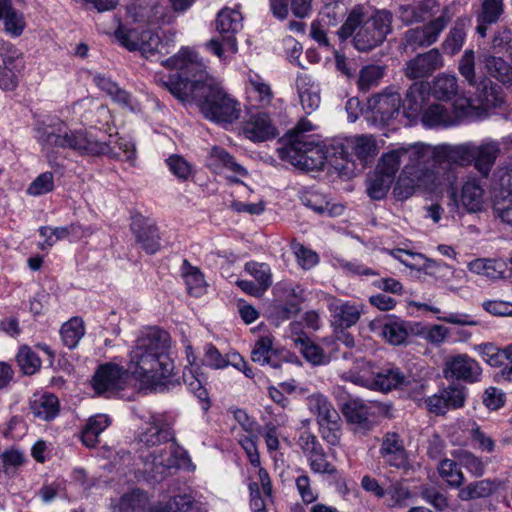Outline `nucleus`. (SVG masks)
<instances>
[{"label":"nucleus","instance_id":"obj_1","mask_svg":"<svg viewBox=\"0 0 512 512\" xmlns=\"http://www.w3.org/2000/svg\"><path fill=\"white\" fill-rule=\"evenodd\" d=\"M169 349V334L156 327L150 328L137 338L129 355L127 371L155 391L169 390L175 385L171 380L174 363Z\"/></svg>","mask_w":512,"mask_h":512},{"label":"nucleus","instance_id":"obj_2","mask_svg":"<svg viewBox=\"0 0 512 512\" xmlns=\"http://www.w3.org/2000/svg\"><path fill=\"white\" fill-rule=\"evenodd\" d=\"M37 139L43 149H70L81 156L108 155L128 162H134L136 149L132 142L119 138L114 147L110 142L99 141L84 130H72L63 121L57 120L37 128Z\"/></svg>","mask_w":512,"mask_h":512},{"label":"nucleus","instance_id":"obj_3","mask_svg":"<svg viewBox=\"0 0 512 512\" xmlns=\"http://www.w3.org/2000/svg\"><path fill=\"white\" fill-rule=\"evenodd\" d=\"M393 14L386 9L368 15L362 6L353 7L342 25L335 31L341 43L352 38L354 48L368 52L382 45L392 32Z\"/></svg>","mask_w":512,"mask_h":512},{"label":"nucleus","instance_id":"obj_4","mask_svg":"<svg viewBox=\"0 0 512 512\" xmlns=\"http://www.w3.org/2000/svg\"><path fill=\"white\" fill-rule=\"evenodd\" d=\"M191 99L196 102L206 119L217 123H233L240 117L241 108L214 79L197 81L190 88Z\"/></svg>","mask_w":512,"mask_h":512},{"label":"nucleus","instance_id":"obj_5","mask_svg":"<svg viewBox=\"0 0 512 512\" xmlns=\"http://www.w3.org/2000/svg\"><path fill=\"white\" fill-rule=\"evenodd\" d=\"M170 69H177L163 82L167 90L181 102L191 98L190 88L197 81L212 79L205 73L204 65L196 61V54L188 49H182L179 53L162 62Z\"/></svg>","mask_w":512,"mask_h":512},{"label":"nucleus","instance_id":"obj_6","mask_svg":"<svg viewBox=\"0 0 512 512\" xmlns=\"http://www.w3.org/2000/svg\"><path fill=\"white\" fill-rule=\"evenodd\" d=\"M278 155L282 160L305 171L322 170L325 164L322 150L313 142L296 140L290 145L278 148Z\"/></svg>","mask_w":512,"mask_h":512},{"label":"nucleus","instance_id":"obj_7","mask_svg":"<svg viewBox=\"0 0 512 512\" xmlns=\"http://www.w3.org/2000/svg\"><path fill=\"white\" fill-rule=\"evenodd\" d=\"M356 382H361L366 387L378 390L381 392H388L392 389H404L416 382L414 377L410 374L404 373L396 366H386L379 368L377 371H372L371 379L356 378Z\"/></svg>","mask_w":512,"mask_h":512},{"label":"nucleus","instance_id":"obj_8","mask_svg":"<svg viewBox=\"0 0 512 512\" xmlns=\"http://www.w3.org/2000/svg\"><path fill=\"white\" fill-rule=\"evenodd\" d=\"M91 382L97 395L110 397L124 389L126 371L115 363H104L98 366Z\"/></svg>","mask_w":512,"mask_h":512},{"label":"nucleus","instance_id":"obj_9","mask_svg":"<svg viewBox=\"0 0 512 512\" xmlns=\"http://www.w3.org/2000/svg\"><path fill=\"white\" fill-rule=\"evenodd\" d=\"M401 96L397 92L381 93L368 101L370 118L375 124L388 125L400 115Z\"/></svg>","mask_w":512,"mask_h":512},{"label":"nucleus","instance_id":"obj_10","mask_svg":"<svg viewBox=\"0 0 512 512\" xmlns=\"http://www.w3.org/2000/svg\"><path fill=\"white\" fill-rule=\"evenodd\" d=\"M466 399V387L460 384H451L425 399L427 410L436 415H445L450 409H458L464 406Z\"/></svg>","mask_w":512,"mask_h":512},{"label":"nucleus","instance_id":"obj_11","mask_svg":"<svg viewBox=\"0 0 512 512\" xmlns=\"http://www.w3.org/2000/svg\"><path fill=\"white\" fill-rule=\"evenodd\" d=\"M444 376L446 379L452 378L467 383H475L481 379L482 368L474 358L467 354H458L446 360Z\"/></svg>","mask_w":512,"mask_h":512},{"label":"nucleus","instance_id":"obj_12","mask_svg":"<svg viewBox=\"0 0 512 512\" xmlns=\"http://www.w3.org/2000/svg\"><path fill=\"white\" fill-rule=\"evenodd\" d=\"M118 41L130 51H141L142 53H162L165 45L158 35H154L150 31H143L141 34L135 30L118 29L115 32Z\"/></svg>","mask_w":512,"mask_h":512},{"label":"nucleus","instance_id":"obj_13","mask_svg":"<svg viewBox=\"0 0 512 512\" xmlns=\"http://www.w3.org/2000/svg\"><path fill=\"white\" fill-rule=\"evenodd\" d=\"M423 151L426 153V157L422 160L414 161L412 164H408L411 167V175L415 177L417 180L418 188H423L426 190H434L438 186L442 184L443 180L451 182L454 178V174L448 172L446 177L441 175V171L444 170L440 168V164L435 166L433 162L432 166H428L427 162L430 159L429 152L425 149Z\"/></svg>","mask_w":512,"mask_h":512},{"label":"nucleus","instance_id":"obj_14","mask_svg":"<svg viewBox=\"0 0 512 512\" xmlns=\"http://www.w3.org/2000/svg\"><path fill=\"white\" fill-rule=\"evenodd\" d=\"M425 157L426 153L423 149L416 146L399 147L382 155L377 165V170L394 179L403 160H408L407 164H412V162H419V160H423Z\"/></svg>","mask_w":512,"mask_h":512},{"label":"nucleus","instance_id":"obj_15","mask_svg":"<svg viewBox=\"0 0 512 512\" xmlns=\"http://www.w3.org/2000/svg\"><path fill=\"white\" fill-rule=\"evenodd\" d=\"M136 242L148 254H155L160 249V235L153 220L136 214L130 225Z\"/></svg>","mask_w":512,"mask_h":512},{"label":"nucleus","instance_id":"obj_16","mask_svg":"<svg viewBox=\"0 0 512 512\" xmlns=\"http://www.w3.org/2000/svg\"><path fill=\"white\" fill-rule=\"evenodd\" d=\"M443 66V58L437 48L420 53L405 64V75L410 79L429 77Z\"/></svg>","mask_w":512,"mask_h":512},{"label":"nucleus","instance_id":"obj_17","mask_svg":"<svg viewBox=\"0 0 512 512\" xmlns=\"http://www.w3.org/2000/svg\"><path fill=\"white\" fill-rule=\"evenodd\" d=\"M242 28V15L233 9H222L216 18V29L221 39L227 46V50L235 53L237 51V40L235 34Z\"/></svg>","mask_w":512,"mask_h":512},{"label":"nucleus","instance_id":"obj_18","mask_svg":"<svg viewBox=\"0 0 512 512\" xmlns=\"http://www.w3.org/2000/svg\"><path fill=\"white\" fill-rule=\"evenodd\" d=\"M472 87L475 88L476 101L483 109L502 108L505 104V94L502 87L489 77H479L477 84H473Z\"/></svg>","mask_w":512,"mask_h":512},{"label":"nucleus","instance_id":"obj_19","mask_svg":"<svg viewBox=\"0 0 512 512\" xmlns=\"http://www.w3.org/2000/svg\"><path fill=\"white\" fill-rule=\"evenodd\" d=\"M341 22H344L343 15L337 11L336 7H326L319 19L312 22L310 36L320 46L330 48L331 43L327 34Z\"/></svg>","mask_w":512,"mask_h":512},{"label":"nucleus","instance_id":"obj_20","mask_svg":"<svg viewBox=\"0 0 512 512\" xmlns=\"http://www.w3.org/2000/svg\"><path fill=\"white\" fill-rule=\"evenodd\" d=\"M429 99V87L424 82H414L406 91L405 98L401 100L403 115L410 121L418 119L424 111V105Z\"/></svg>","mask_w":512,"mask_h":512},{"label":"nucleus","instance_id":"obj_21","mask_svg":"<svg viewBox=\"0 0 512 512\" xmlns=\"http://www.w3.org/2000/svg\"><path fill=\"white\" fill-rule=\"evenodd\" d=\"M245 136L254 142H263L274 139L278 133L272 124L269 115L265 112H256L243 126Z\"/></svg>","mask_w":512,"mask_h":512},{"label":"nucleus","instance_id":"obj_22","mask_svg":"<svg viewBox=\"0 0 512 512\" xmlns=\"http://www.w3.org/2000/svg\"><path fill=\"white\" fill-rule=\"evenodd\" d=\"M379 453L390 466L401 468L407 463L403 440L395 432H388L384 435Z\"/></svg>","mask_w":512,"mask_h":512},{"label":"nucleus","instance_id":"obj_23","mask_svg":"<svg viewBox=\"0 0 512 512\" xmlns=\"http://www.w3.org/2000/svg\"><path fill=\"white\" fill-rule=\"evenodd\" d=\"M343 414L347 421L354 425L357 432L366 433L374 426V421L370 418V408L360 400H350L343 406Z\"/></svg>","mask_w":512,"mask_h":512},{"label":"nucleus","instance_id":"obj_24","mask_svg":"<svg viewBox=\"0 0 512 512\" xmlns=\"http://www.w3.org/2000/svg\"><path fill=\"white\" fill-rule=\"evenodd\" d=\"M460 115L449 111L441 104H432L422 113L421 122L425 127L433 128L438 126L448 127L460 122Z\"/></svg>","mask_w":512,"mask_h":512},{"label":"nucleus","instance_id":"obj_25","mask_svg":"<svg viewBox=\"0 0 512 512\" xmlns=\"http://www.w3.org/2000/svg\"><path fill=\"white\" fill-rule=\"evenodd\" d=\"M500 154V146L497 142L473 145V162L476 170L487 177Z\"/></svg>","mask_w":512,"mask_h":512},{"label":"nucleus","instance_id":"obj_26","mask_svg":"<svg viewBox=\"0 0 512 512\" xmlns=\"http://www.w3.org/2000/svg\"><path fill=\"white\" fill-rule=\"evenodd\" d=\"M502 177V185H506V189H502L499 195H495L493 200V212L496 217L500 218L503 223L512 226V170Z\"/></svg>","mask_w":512,"mask_h":512},{"label":"nucleus","instance_id":"obj_27","mask_svg":"<svg viewBox=\"0 0 512 512\" xmlns=\"http://www.w3.org/2000/svg\"><path fill=\"white\" fill-rule=\"evenodd\" d=\"M470 26L471 18L469 16H461L456 19L453 27L442 43V48L445 53L454 56L462 49L466 39V32Z\"/></svg>","mask_w":512,"mask_h":512},{"label":"nucleus","instance_id":"obj_28","mask_svg":"<svg viewBox=\"0 0 512 512\" xmlns=\"http://www.w3.org/2000/svg\"><path fill=\"white\" fill-rule=\"evenodd\" d=\"M150 427L139 436V441L147 447H153L174 440V432L171 427L159 417L152 416Z\"/></svg>","mask_w":512,"mask_h":512},{"label":"nucleus","instance_id":"obj_29","mask_svg":"<svg viewBox=\"0 0 512 512\" xmlns=\"http://www.w3.org/2000/svg\"><path fill=\"white\" fill-rule=\"evenodd\" d=\"M440 168L452 169L453 165L466 166L473 162V144L446 146L443 148Z\"/></svg>","mask_w":512,"mask_h":512},{"label":"nucleus","instance_id":"obj_30","mask_svg":"<svg viewBox=\"0 0 512 512\" xmlns=\"http://www.w3.org/2000/svg\"><path fill=\"white\" fill-rule=\"evenodd\" d=\"M503 13V0H483L481 10L477 14L476 32L485 37L488 25L496 23Z\"/></svg>","mask_w":512,"mask_h":512},{"label":"nucleus","instance_id":"obj_31","mask_svg":"<svg viewBox=\"0 0 512 512\" xmlns=\"http://www.w3.org/2000/svg\"><path fill=\"white\" fill-rule=\"evenodd\" d=\"M277 354V350L273 348V339L263 336L256 341L251 352V359L260 365H269L274 369H279L282 363L276 359Z\"/></svg>","mask_w":512,"mask_h":512},{"label":"nucleus","instance_id":"obj_32","mask_svg":"<svg viewBox=\"0 0 512 512\" xmlns=\"http://www.w3.org/2000/svg\"><path fill=\"white\" fill-rule=\"evenodd\" d=\"M498 488L496 480L482 479L469 483L460 488L458 498L462 501H471L491 496Z\"/></svg>","mask_w":512,"mask_h":512},{"label":"nucleus","instance_id":"obj_33","mask_svg":"<svg viewBox=\"0 0 512 512\" xmlns=\"http://www.w3.org/2000/svg\"><path fill=\"white\" fill-rule=\"evenodd\" d=\"M111 424L106 414L91 416L82 430L81 439L87 447H95L99 442V435Z\"/></svg>","mask_w":512,"mask_h":512},{"label":"nucleus","instance_id":"obj_34","mask_svg":"<svg viewBox=\"0 0 512 512\" xmlns=\"http://www.w3.org/2000/svg\"><path fill=\"white\" fill-rule=\"evenodd\" d=\"M32 414L44 421L54 419L59 413V401L53 394H43L30 402Z\"/></svg>","mask_w":512,"mask_h":512},{"label":"nucleus","instance_id":"obj_35","mask_svg":"<svg viewBox=\"0 0 512 512\" xmlns=\"http://www.w3.org/2000/svg\"><path fill=\"white\" fill-rule=\"evenodd\" d=\"M484 190L475 182H466L462 186L460 202L464 211L475 213L481 211L484 204Z\"/></svg>","mask_w":512,"mask_h":512},{"label":"nucleus","instance_id":"obj_36","mask_svg":"<svg viewBox=\"0 0 512 512\" xmlns=\"http://www.w3.org/2000/svg\"><path fill=\"white\" fill-rule=\"evenodd\" d=\"M459 461L443 458L437 465V471L442 480H444L452 488H460L465 477L461 470Z\"/></svg>","mask_w":512,"mask_h":512},{"label":"nucleus","instance_id":"obj_37","mask_svg":"<svg viewBox=\"0 0 512 512\" xmlns=\"http://www.w3.org/2000/svg\"><path fill=\"white\" fill-rule=\"evenodd\" d=\"M431 91L436 99L449 101L458 93V80L453 75H439L434 79Z\"/></svg>","mask_w":512,"mask_h":512},{"label":"nucleus","instance_id":"obj_38","mask_svg":"<svg viewBox=\"0 0 512 512\" xmlns=\"http://www.w3.org/2000/svg\"><path fill=\"white\" fill-rule=\"evenodd\" d=\"M85 334L84 322L81 318L74 317L64 323L60 329V335L65 346L74 349Z\"/></svg>","mask_w":512,"mask_h":512},{"label":"nucleus","instance_id":"obj_39","mask_svg":"<svg viewBox=\"0 0 512 512\" xmlns=\"http://www.w3.org/2000/svg\"><path fill=\"white\" fill-rule=\"evenodd\" d=\"M333 325L339 328H349L355 325L360 318V311L355 305L343 303L333 309Z\"/></svg>","mask_w":512,"mask_h":512},{"label":"nucleus","instance_id":"obj_40","mask_svg":"<svg viewBox=\"0 0 512 512\" xmlns=\"http://www.w3.org/2000/svg\"><path fill=\"white\" fill-rule=\"evenodd\" d=\"M96 85L105 91L114 102L123 105H131V95L126 90L120 88L117 83L102 75H97L94 78Z\"/></svg>","mask_w":512,"mask_h":512},{"label":"nucleus","instance_id":"obj_41","mask_svg":"<svg viewBox=\"0 0 512 512\" xmlns=\"http://www.w3.org/2000/svg\"><path fill=\"white\" fill-rule=\"evenodd\" d=\"M473 350L492 367H500L506 360L505 349L499 348L493 342L476 344L473 346Z\"/></svg>","mask_w":512,"mask_h":512},{"label":"nucleus","instance_id":"obj_42","mask_svg":"<svg viewBox=\"0 0 512 512\" xmlns=\"http://www.w3.org/2000/svg\"><path fill=\"white\" fill-rule=\"evenodd\" d=\"M380 334L390 344L401 345L408 336L406 323L401 320H388L382 324Z\"/></svg>","mask_w":512,"mask_h":512},{"label":"nucleus","instance_id":"obj_43","mask_svg":"<svg viewBox=\"0 0 512 512\" xmlns=\"http://www.w3.org/2000/svg\"><path fill=\"white\" fill-rule=\"evenodd\" d=\"M417 187V180H415V177L411 175V167L408 166V164H405L404 169L394 186V196L397 200H406L414 194Z\"/></svg>","mask_w":512,"mask_h":512},{"label":"nucleus","instance_id":"obj_44","mask_svg":"<svg viewBox=\"0 0 512 512\" xmlns=\"http://www.w3.org/2000/svg\"><path fill=\"white\" fill-rule=\"evenodd\" d=\"M152 512H205L189 495H177L164 506L154 507Z\"/></svg>","mask_w":512,"mask_h":512},{"label":"nucleus","instance_id":"obj_45","mask_svg":"<svg viewBox=\"0 0 512 512\" xmlns=\"http://www.w3.org/2000/svg\"><path fill=\"white\" fill-rule=\"evenodd\" d=\"M307 77L299 76L296 80V86L300 103L307 114L312 113L316 110L320 103L319 95L313 90L312 87H306Z\"/></svg>","mask_w":512,"mask_h":512},{"label":"nucleus","instance_id":"obj_46","mask_svg":"<svg viewBox=\"0 0 512 512\" xmlns=\"http://www.w3.org/2000/svg\"><path fill=\"white\" fill-rule=\"evenodd\" d=\"M394 179L376 169L375 174L368 181L367 193L373 200L383 199L389 191Z\"/></svg>","mask_w":512,"mask_h":512},{"label":"nucleus","instance_id":"obj_47","mask_svg":"<svg viewBox=\"0 0 512 512\" xmlns=\"http://www.w3.org/2000/svg\"><path fill=\"white\" fill-rule=\"evenodd\" d=\"M489 458H481L470 451L464 450L459 454V464L472 476L480 478L485 474Z\"/></svg>","mask_w":512,"mask_h":512},{"label":"nucleus","instance_id":"obj_48","mask_svg":"<svg viewBox=\"0 0 512 512\" xmlns=\"http://www.w3.org/2000/svg\"><path fill=\"white\" fill-rule=\"evenodd\" d=\"M295 344L299 346L303 357L312 365H322L325 363V354L323 349L312 342L308 337H298Z\"/></svg>","mask_w":512,"mask_h":512},{"label":"nucleus","instance_id":"obj_49","mask_svg":"<svg viewBox=\"0 0 512 512\" xmlns=\"http://www.w3.org/2000/svg\"><path fill=\"white\" fill-rule=\"evenodd\" d=\"M16 361H17L20 369L26 375L35 374L41 366L40 358L28 346L20 347V349L16 355Z\"/></svg>","mask_w":512,"mask_h":512},{"label":"nucleus","instance_id":"obj_50","mask_svg":"<svg viewBox=\"0 0 512 512\" xmlns=\"http://www.w3.org/2000/svg\"><path fill=\"white\" fill-rule=\"evenodd\" d=\"M353 153L361 161L367 160L376 154L377 146L372 136L361 135L350 141Z\"/></svg>","mask_w":512,"mask_h":512},{"label":"nucleus","instance_id":"obj_51","mask_svg":"<svg viewBox=\"0 0 512 512\" xmlns=\"http://www.w3.org/2000/svg\"><path fill=\"white\" fill-rule=\"evenodd\" d=\"M384 75V68L380 65H367L359 72L358 86L362 91H367L377 85Z\"/></svg>","mask_w":512,"mask_h":512},{"label":"nucleus","instance_id":"obj_52","mask_svg":"<svg viewBox=\"0 0 512 512\" xmlns=\"http://www.w3.org/2000/svg\"><path fill=\"white\" fill-rule=\"evenodd\" d=\"M2 19L5 32L12 37H19L26 27L23 13L17 11L13 6L7 10Z\"/></svg>","mask_w":512,"mask_h":512},{"label":"nucleus","instance_id":"obj_53","mask_svg":"<svg viewBox=\"0 0 512 512\" xmlns=\"http://www.w3.org/2000/svg\"><path fill=\"white\" fill-rule=\"evenodd\" d=\"M450 22V17L446 12H443L441 15L431 20L424 26L420 27L425 35V39L427 40L429 46L434 44L442 31L447 27Z\"/></svg>","mask_w":512,"mask_h":512},{"label":"nucleus","instance_id":"obj_54","mask_svg":"<svg viewBox=\"0 0 512 512\" xmlns=\"http://www.w3.org/2000/svg\"><path fill=\"white\" fill-rule=\"evenodd\" d=\"M458 71L470 86L477 84L479 78L475 73V52L472 49H467L460 58Z\"/></svg>","mask_w":512,"mask_h":512},{"label":"nucleus","instance_id":"obj_55","mask_svg":"<svg viewBox=\"0 0 512 512\" xmlns=\"http://www.w3.org/2000/svg\"><path fill=\"white\" fill-rule=\"evenodd\" d=\"M24 462V455L19 450H7L0 455V471L8 476H14L16 470Z\"/></svg>","mask_w":512,"mask_h":512},{"label":"nucleus","instance_id":"obj_56","mask_svg":"<svg viewBox=\"0 0 512 512\" xmlns=\"http://www.w3.org/2000/svg\"><path fill=\"white\" fill-rule=\"evenodd\" d=\"M15 64H2L0 66V89L13 91L19 83V75L24 68H14Z\"/></svg>","mask_w":512,"mask_h":512},{"label":"nucleus","instance_id":"obj_57","mask_svg":"<svg viewBox=\"0 0 512 512\" xmlns=\"http://www.w3.org/2000/svg\"><path fill=\"white\" fill-rule=\"evenodd\" d=\"M210 156L212 159L221 163L224 167L230 169L231 171L239 174V175H247V171L240 164H238L234 157L230 155L224 148L219 146H214L210 151Z\"/></svg>","mask_w":512,"mask_h":512},{"label":"nucleus","instance_id":"obj_58","mask_svg":"<svg viewBox=\"0 0 512 512\" xmlns=\"http://www.w3.org/2000/svg\"><path fill=\"white\" fill-rule=\"evenodd\" d=\"M245 270L256 279L261 290H267L271 285V274L267 264L249 262L246 263Z\"/></svg>","mask_w":512,"mask_h":512},{"label":"nucleus","instance_id":"obj_59","mask_svg":"<svg viewBox=\"0 0 512 512\" xmlns=\"http://www.w3.org/2000/svg\"><path fill=\"white\" fill-rule=\"evenodd\" d=\"M54 189V176L52 172H44L36 177L27 189V194L40 196Z\"/></svg>","mask_w":512,"mask_h":512},{"label":"nucleus","instance_id":"obj_60","mask_svg":"<svg viewBox=\"0 0 512 512\" xmlns=\"http://www.w3.org/2000/svg\"><path fill=\"white\" fill-rule=\"evenodd\" d=\"M0 56L3 64H15L14 68H24L22 53L10 42L0 39Z\"/></svg>","mask_w":512,"mask_h":512},{"label":"nucleus","instance_id":"obj_61","mask_svg":"<svg viewBox=\"0 0 512 512\" xmlns=\"http://www.w3.org/2000/svg\"><path fill=\"white\" fill-rule=\"evenodd\" d=\"M391 254L395 259L411 269H418L420 260H424L426 262V268H430L431 265L434 264V261L425 259L421 254L413 253L404 249H395Z\"/></svg>","mask_w":512,"mask_h":512},{"label":"nucleus","instance_id":"obj_62","mask_svg":"<svg viewBox=\"0 0 512 512\" xmlns=\"http://www.w3.org/2000/svg\"><path fill=\"white\" fill-rule=\"evenodd\" d=\"M310 469L317 474H327L330 476L337 474V468L328 461V456L325 451L310 457L308 460Z\"/></svg>","mask_w":512,"mask_h":512},{"label":"nucleus","instance_id":"obj_63","mask_svg":"<svg viewBox=\"0 0 512 512\" xmlns=\"http://www.w3.org/2000/svg\"><path fill=\"white\" fill-rule=\"evenodd\" d=\"M299 444L303 453L307 456L309 460L310 457H313L324 451V448L318 441L315 435L312 433L305 431L299 437Z\"/></svg>","mask_w":512,"mask_h":512},{"label":"nucleus","instance_id":"obj_64","mask_svg":"<svg viewBox=\"0 0 512 512\" xmlns=\"http://www.w3.org/2000/svg\"><path fill=\"white\" fill-rule=\"evenodd\" d=\"M166 162L175 176L182 180L188 179L191 174V167L183 157L172 155Z\"/></svg>","mask_w":512,"mask_h":512}]
</instances>
